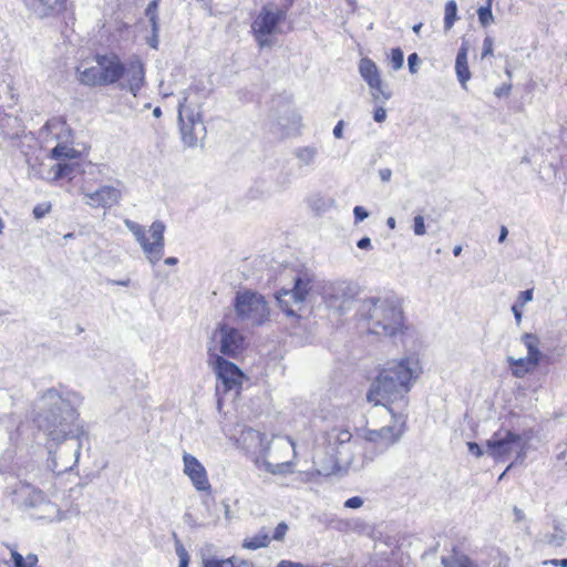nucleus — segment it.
<instances>
[{"instance_id":"1","label":"nucleus","mask_w":567,"mask_h":567,"mask_svg":"<svg viewBox=\"0 0 567 567\" xmlns=\"http://www.w3.org/2000/svg\"><path fill=\"white\" fill-rule=\"evenodd\" d=\"M95 65L82 61L75 69L80 84L89 87H107L117 84L134 96L145 84L146 68L140 55H132L126 61L115 52L93 55Z\"/></svg>"},{"instance_id":"2","label":"nucleus","mask_w":567,"mask_h":567,"mask_svg":"<svg viewBox=\"0 0 567 567\" xmlns=\"http://www.w3.org/2000/svg\"><path fill=\"white\" fill-rule=\"evenodd\" d=\"M419 361L413 358L393 360L381 369L371 384L367 400L374 405H383L396 419L394 406L404 410L408 406V393L416 379Z\"/></svg>"},{"instance_id":"3","label":"nucleus","mask_w":567,"mask_h":567,"mask_svg":"<svg viewBox=\"0 0 567 567\" xmlns=\"http://www.w3.org/2000/svg\"><path fill=\"white\" fill-rule=\"evenodd\" d=\"M47 141H54L56 145L50 151L49 157L56 161L51 169V181L56 182L73 175L81 153L71 146L72 131L66 121L53 117L45 123Z\"/></svg>"},{"instance_id":"4","label":"nucleus","mask_w":567,"mask_h":567,"mask_svg":"<svg viewBox=\"0 0 567 567\" xmlns=\"http://www.w3.org/2000/svg\"><path fill=\"white\" fill-rule=\"evenodd\" d=\"M362 310L372 334L392 337L403 329V311L396 298H368L362 302Z\"/></svg>"},{"instance_id":"5","label":"nucleus","mask_w":567,"mask_h":567,"mask_svg":"<svg viewBox=\"0 0 567 567\" xmlns=\"http://www.w3.org/2000/svg\"><path fill=\"white\" fill-rule=\"evenodd\" d=\"M292 3L293 0H270L261 7L251 21V33L259 48L274 45Z\"/></svg>"},{"instance_id":"6","label":"nucleus","mask_w":567,"mask_h":567,"mask_svg":"<svg viewBox=\"0 0 567 567\" xmlns=\"http://www.w3.org/2000/svg\"><path fill=\"white\" fill-rule=\"evenodd\" d=\"M208 363L217 378L216 394L220 411L225 395L233 393L235 399L239 398L246 375L235 363L216 353L209 352Z\"/></svg>"},{"instance_id":"7","label":"nucleus","mask_w":567,"mask_h":567,"mask_svg":"<svg viewBox=\"0 0 567 567\" xmlns=\"http://www.w3.org/2000/svg\"><path fill=\"white\" fill-rule=\"evenodd\" d=\"M312 281L311 276L302 272L295 278L292 289L282 288L276 292L278 307L287 317L300 319V312L312 289Z\"/></svg>"},{"instance_id":"8","label":"nucleus","mask_w":567,"mask_h":567,"mask_svg":"<svg viewBox=\"0 0 567 567\" xmlns=\"http://www.w3.org/2000/svg\"><path fill=\"white\" fill-rule=\"evenodd\" d=\"M127 228L135 236L136 240L141 245L144 254L152 264L158 262L164 255V231L165 225L156 220L152 223L150 229L146 231L145 228L132 220L125 221Z\"/></svg>"},{"instance_id":"9","label":"nucleus","mask_w":567,"mask_h":567,"mask_svg":"<svg viewBox=\"0 0 567 567\" xmlns=\"http://www.w3.org/2000/svg\"><path fill=\"white\" fill-rule=\"evenodd\" d=\"M235 310L239 318L247 319L252 324H262L268 320L269 308L265 298L250 290L238 291L235 298Z\"/></svg>"},{"instance_id":"10","label":"nucleus","mask_w":567,"mask_h":567,"mask_svg":"<svg viewBox=\"0 0 567 567\" xmlns=\"http://www.w3.org/2000/svg\"><path fill=\"white\" fill-rule=\"evenodd\" d=\"M522 444V436L509 430L496 431L489 440L486 441L488 454L495 461H506L509 458L516 447Z\"/></svg>"},{"instance_id":"11","label":"nucleus","mask_w":567,"mask_h":567,"mask_svg":"<svg viewBox=\"0 0 567 567\" xmlns=\"http://www.w3.org/2000/svg\"><path fill=\"white\" fill-rule=\"evenodd\" d=\"M358 69L361 78L370 87L371 94L375 101H386L391 97V92L385 90L381 72L372 59L368 56L362 58L359 61Z\"/></svg>"},{"instance_id":"12","label":"nucleus","mask_w":567,"mask_h":567,"mask_svg":"<svg viewBox=\"0 0 567 567\" xmlns=\"http://www.w3.org/2000/svg\"><path fill=\"white\" fill-rule=\"evenodd\" d=\"M178 120L184 143L188 146H195L198 141L196 126H200L202 123L193 116L187 97L179 103Z\"/></svg>"},{"instance_id":"13","label":"nucleus","mask_w":567,"mask_h":567,"mask_svg":"<svg viewBox=\"0 0 567 567\" xmlns=\"http://www.w3.org/2000/svg\"><path fill=\"white\" fill-rule=\"evenodd\" d=\"M183 461L184 473L189 477L194 487L200 492L210 491V483L203 464L195 456L187 453L183 455Z\"/></svg>"},{"instance_id":"14","label":"nucleus","mask_w":567,"mask_h":567,"mask_svg":"<svg viewBox=\"0 0 567 567\" xmlns=\"http://www.w3.org/2000/svg\"><path fill=\"white\" fill-rule=\"evenodd\" d=\"M87 204L94 208H111L117 205L122 198L118 187L105 185L92 193L85 194Z\"/></svg>"},{"instance_id":"15","label":"nucleus","mask_w":567,"mask_h":567,"mask_svg":"<svg viewBox=\"0 0 567 567\" xmlns=\"http://www.w3.org/2000/svg\"><path fill=\"white\" fill-rule=\"evenodd\" d=\"M220 352L223 355L236 358L244 349V337L235 328L221 324Z\"/></svg>"},{"instance_id":"16","label":"nucleus","mask_w":567,"mask_h":567,"mask_svg":"<svg viewBox=\"0 0 567 567\" xmlns=\"http://www.w3.org/2000/svg\"><path fill=\"white\" fill-rule=\"evenodd\" d=\"M45 422L43 430L51 441L62 443L71 436L72 429L60 414L51 413L45 417Z\"/></svg>"},{"instance_id":"17","label":"nucleus","mask_w":567,"mask_h":567,"mask_svg":"<svg viewBox=\"0 0 567 567\" xmlns=\"http://www.w3.org/2000/svg\"><path fill=\"white\" fill-rule=\"evenodd\" d=\"M468 50V42L464 41L461 44L455 59V73L461 86L465 90L467 89V82L472 76L467 62Z\"/></svg>"},{"instance_id":"18","label":"nucleus","mask_w":567,"mask_h":567,"mask_svg":"<svg viewBox=\"0 0 567 567\" xmlns=\"http://www.w3.org/2000/svg\"><path fill=\"white\" fill-rule=\"evenodd\" d=\"M25 4L41 12V17L63 13L66 10V0H24Z\"/></svg>"},{"instance_id":"19","label":"nucleus","mask_w":567,"mask_h":567,"mask_svg":"<svg viewBox=\"0 0 567 567\" xmlns=\"http://www.w3.org/2000/svg\"><path fill=\"white\" fill-rule=\"evenodd\" d=\"M523 343L527 349V359L536 367L539 365L544 359V354L539 350V338L534 333H524L522 337Z\"/></svg>"},{"instance_id":"20","label":"nucleus","mask_w":567,"mask_h":567,"mask_svg":"<svg viewBox=\"0 0 567 567\" xmlns=\"http://www.w3.org/2000/svg\"><path fill=\"white\" fill-rule=\"evenodd\" d=\"M507 363L512 374L518 379H522L526 374L532 373L537 368L527 358L515 359L509 357L507 358Z\"/></svg>"},{"instance_id":"21","label":"nucleus","mask_w":567,"mask_h":567,"mask_svg":"<svg viewBox=\"0 0 567 567\" xmlns=\"http://www.w3.org/2000/svg\"><path fill=\"white\" fill-rule=\"evenodd\" d=\"M316 464L318 473L323 476H331L342 472V466L334 454H331L327 460H318Z\"/></svg>"},{"instance_id":"22","label":"nucleus","mask_w":567,"mask_h":567,"mask_svg":"<svg viewBox=\"0 0 567 567\" xmlns=\"http://www.w3.org/2000/svg\"><path fill=\"white\" fill-rule=\"evenodd\" d=\"M270 536L266 529L259 530L257 534L246 537L243 540V548L249 550H256L259 548L267 547L270 544Z\"/></svg>"},{"instance_id":"23","label":"nucleus","mask_w":567,"mask_h":567,"mask_svg":"<svg viewBox=\"0 0 567 567\" xmlns=\"http://www.w3.org/2000/svg\"><path fill=\"white\" fill-rule=\"evenodd\" d=\"M262 468L271 475L286 476L288 474L293 473L295 464L291 461H286L276 464L270 462H264Z\"/></svg>"},{"instance_id":"24","label":"nucleus","mask_w":567,"mask_h":567,"mask_svg":"<svg viewBox=\"0 0 567 567\" xmlns=\"http://www.w3.org/2000/svg\"><path fill=\"white\" fill-rule=\"evenodd\" d=\"M442 565L444 567H476L468 556L460 554L455 549L451 557L442 558Z\"/></svg>"},{"instance_id":"25","label":"nucleus","mask_w":567,"mask_h":567,"mask_svg":"<svg viewBox=\"0 0 567 567\" xmlns=\"http://www.w3.org/2000/svg\"><path fill=\"white\" fill-rule=\"evenodd\" d=\"M11 559L14 567H34L38 564V556L35 554H28L23 557L16 549L11 550Z\"/></svg>"},{"instance_id":"26","label":"nucleus","mask_w":567,"mask_h":567,"mask_svg":"<svg viewBox=\"0 0 567 567\" xmlns=\"http://www.w3.org/2000/svg\"><path fill=\"white\" fill-rule=\"evenodd\" d=\"M457 20V4L454 0H450L444 9V29L450 30Z\"/></svg>"},{"instance_id":"27","label":"nucleus","mask_w":567,"mask_h":567,"mask_svg":"<svg viewBox=\"0 0 567 567\" xmlns=\"http://www.w3.org/2000/svg\"><path fill=\"white\" fill-rule=\"evenodd\" d=\"M386 60L394 71L400 70L404 63V54L402 49L392 48L390 52L386 54Z\"/></svg>"},{"instance_id":"28","label":"nucleus","mask_w":567,"mask_h":567,"mask_svg":"<svg viewBox=\"0 0 567 567\" xmlns=\"http://www.w3.org/2000/svg\"><path fill=\"white\" fill-rule=\"evenodd\" d=\"M391 432L392 427L390 426H384L380 430H370L365 432L364 439L369 442L381 443L383 442L384 437Z\"/></svg>"},{"instance_id":"29","label":"nucleus","mask_w":567,"mask_h":567,"mask_svg":"<svg viewBox=\"0 0 567 567\" xmlns=\"http://www.w3.org/2000/svg\"><path fill=\"white\" fill-rule=\"evenodd\" d=\"M477 16H478L480 23L483 27H487L494 21L491 0L488 1V3L486 6L481 7L477 10Z\"/></svg>"},{"instance_id":"30","label":"nucleus","mask_w":567,"mask_h":567,"mask_svg":"<svg viewBox=\"0 0 567 567\" xmlns=\"http://www.w3.org/2000/svg\"><path fill=\"white\" fill-rule=\"evenodd\" d=\"M334 441L338 444H344L350 442L352 434L347 427H334L332 429Z\"/></svg>"},{"instance_id":"31","label":"nucleus","mask_w":567,"mask_h":567,"mask_svg":"<svg viewBox=\"0 0 567 567\" xmlns=\"http://www.w3.org/2000/svg\"><path fill=\"white\" fill-rule=\"evenodd\" d=\"M158 2V0H152L146 8V16L150 18V21L154 30L157 29Z\"/></svg>"},{"instance_id":"32","label":"nucleus","mask_w":567,"mask_h":567,"mask_svg":"<svg viewBox=\"0 0 567 567\" xmlns=\"http://www.w3.org/2000/svg\"><path fill=\"white\" fill-rule=\"evenodd\" d=\"M493 55H494V41H493L492 37L487 35V37H485V39L483 41L481 59H486V58L493 56Z\"/></svg>"},{"instance_id":"33","label":"nucleus","mask_w":567,"mask_h":567,"mask_svg":"<svg viewBox=\"0 0 567 567\" xmlns=\"http://www.w3.org/2000/svg\"><path fill=\"white\" fill-rule=\"evenodd\" d=\"M52 206L50 203H41L34 206L33 208V217L35 219L43 218L48 213H50Z\"/></svg>"},{"instance_id":"34","label":"nucleus","mask_w":567,"mask_h":567,"mask_svg":"<svg viewBox=\"0 0 567 567\" xmlns=\"http://www.w3.org/2000/svg\"><path fill=\"white\" fill-rule=\"evenodd\" d=\"M419 64H420V58H419L417 53H415V52L411 53L408 56V66H409L410 73H412V74L417 73Z\"/></svg>"},{"instance_id":"35","label":"nucleus","mask_w":567,"mask_h":567,"mask_svg":"<svg viewBox=\"0 0 567 567\" xmlns=\"http://www.w3.org/2000/svg\"><path fill=\"white\" fill-rule=\"evenodd\" d=\"M176 553L179 557V567H187L189 561V556L182 544L176 546Z\"/></svg>"},{"instance_id":"36","label":"nucleus","mask_w":567,"mask_h":567,"mask_svg":"<svg viewBox=\"0 0 567 567\" xmlns=\"http://www.w3.org/2000/svg\"><path fill=\"white\" fill-rule=\"evenodd\" d=\"M288 532V525L286 523H279L276 528H275V532L272 534V539L275 540H282L286 536Z\"/></svg>"},{"instance_id":"37","label":"nucleus","mask_w":567,"mask_h":567,"mask_svg":"<svg viewBox=\"0 0 567 567\" xmlns=\"http://www.w3.org/2000/svg\"><path fill=\"white\" fill-rule=\"evenodd\" d=\"M413 230L417 236L425 234L424 218L422 216H415L413 219Z\"/></svg>"},{"instance_id":"38","label":"nucleus","mask_w":567,"mask_h":567,"mask_svg":"<svg viewBox=\"0 0 567 567\" xmlns=\"http://www.w3.org/2000/svg\"><path fill=\"white\" fill-rule=\"evenodd\" d=\"M532 299H533V289H527L519 293L517 303H519V307H524Z\"/></svg>"},{"instance_id":"39","label":"nucleus","mask_w":567,"mask_h":567,"mask_svg":"<svg viewBox=\"0 0 567 567\" xmlns=\"http://www.w3.org/2000/svg\"><path fill=\"white\" fill-rule=\"evenodd\" d=\"M353 215L355 223H360L369 216L368 212L362 206H355Z\"/></svg>"},{"instance_id":"40","label":"nucleus","mask_w":567,"mask_h":567,"mask_svg":"<svg viewBox=\"0 0 567 567\" xmlns=\"http://www.w3.org/2000/svg\"><path fill=\"white\" fill-rule=\"evenodd\" d=\"M363 504V501L359 496L350 497L346 501L344 506L348 508H359Z\"/></svg>"},{"instance_id":"41","label":"nucleus","mask_w":567,"mask_h":567,"mask_svg":"<svg viewBox=\"0 0 567 567\" xmlns=\"http://www.w3.org/2000/svg\"><path fill=\"white\" fill-rule=\"evenodd\" d=\"M373 118L378 123H382L386 118V111L385 109L379 106L373 112Z\"/></svg>"},{"instance_id":"42","label":"nucleus","mask_w":567,"mask_h":567,"mask_svg":"<svg viewBox=\"0 0 567 567\" xmlns=\"http://www.w3.org/2000/svg\"><path fill=\"white\" fill-rule=\"evenodd\" d=\"M511 90H512V85L511 84H503L502 86H499V87H497L495 90V95L497 97H502V96L508 95Z\"/></svg>"},{"instance_id":"43","label":"nucleus","mask_w":567,"mask_h":567,"mask_svg":"<svg viewBox=\"0 0 567 567\" xmlns=\"http://www.w3.org/2000/svg\"><path fill=\"white\" fill-rule=\"evenodd\" d=\"M468 450H470V452L472 454H474L477 457L483 455V451H482L481 446L477 443L470 442L468 443Z\"/></svg>"},{"instance_id":"44","label":"nucleus","mask_w":567,"mask_h":567,"mask_svg":"<svg viewBox=\"0 0 567 567\" xmlns=\"http://www.w3.org/2000/svg\"><path fill=\"white\" fill-rule=\"evenodd\" d=\"M342 131H343V122L342 121H339L337 123V125L334 126L333 128V135L337 137V138H341L342 137Z\"/></svg>"},{"instance_id":"45","label":"nucleus","mask_w":567,"mask_h":567,"mask_svg":"<svg viewBox=\"0 0 567 567\" xmlns=\"http://www.w3.org/2000/svg\"><path fill=\"white\" fill-rule=\"evenodd\" d=\"M357 246L361 249H368L371 247V240L368 237H363L358 241Z\"/></svg>"},{"instance_id":"46","label":"nucleus","mask_w":567,"mask_h":567,"mask_svg":"<svg viewBox=\"0 0 567 567\" xmlns=\"http://www.w3.org/2000/svg\"><path fill=\"white\" fill-rule=\"evenodd\" d=\"M522 308L523 307H519V303H517V302L515 305H513V307H512V311L514 312V316H515V319L517 320V322H519L522 319Z\"/></svg>"},{"instance_id":"47","label":"nucleus","mask_w":567,"mask_h":567,"mask_svg":"<svg viewBox=\"0 0 567 567\" xmlns=\"http://www.w3.org/2000/svg\"><path fill=\"white\" fill-rule=\"evenodd\" d=\"M548 563L556 567H567V559H551Z\"/></svg>"},{"instance_id":"48","label":"nucleus","mask_w":567,"mask_h":567,"mask_svg":"<svg viewBox=\"0 0 567 567\" xmlns=\"http://www.w3.org/2000/svg\"><path fill=\"white\" fill-rule=\"evenodd\" d=\"M391 174H392V173H391V171H390L389 168H385V169H381V171H380V176H381L382 181H384V182L390 181V178H391Z\"/></svg>"},{"instance_id":"49","label":"nucleus","mask_w":567,"mask_h":567,"mask_svg":"<svg viewBox=\"0 0 567 567\" xmlns=\"http://www.w3.org/2000/svg\"><path fill=\"white\" fill-rule=\"evenodd\" d=\"M507 234H508L507 228L505 226H502L498 241L503 243L505 240Z\"/></svg>"},{"instance_id":"50","label":"nucleus","mask_w":567,"mask_h":567,"mask_svg":"<svg viewBox=\"0 0 567 567\" xmlns=\"http://www.w3.org/2000/svg\"><path fill=\"white\" fill-rule=\"evenodd\" d=\"M247 436H249V437H251V439H254V437H256V439H261L260 433H259V432H256V431H252V430H249V431L247 432Z\"/></svg>"},{"instance_id":"51","label":"nucleus","mask_w":567,"mask_h":567,"mask_svg":"<svg viewBox=\"0 0 567 567\" xmlns=\"http://www.w3.org/2000/svg\"><path fill=\"white\" fill-rule=\"evenodd\" d=\"M165 264L166 265H176L177 264V258L168 257V258L165 259Z\"/></svg>"},{"instance_id":"52","label":"nucleus","mask_w":567,"mask_h":567,"mask_svg":"<svg viewBox=\"0 0 567 567\" xmlns=\"http://www.w3.org/2000/svg\"><path fill=\"white\" fill-rule=\"evenodd\" d=\"M421 28H422V23H417V24L413 25L412 30L414 33H419Z\"/></svg>"},{"instance_id":"53","label":"nucleus","mask_w":567,"mask_h":567,"mask_svg":"<svg viewBox=\"0 0 567 567\" xmlns=\"http://www.w3.org/2000/svg\"><path fill=\"white\" fill-rule=\"evenodd\" d=\"M461 251H462V246H456L453 249L454 256H458L461 254Z\"/></svg>"},{"instance_id":"54","label":"nucleus","mask_w":567,"mask_h":567,"mask_svg":"<svg viewBox=\"0 0 567 567\" xmlns=\"http://www.w3.org/2000/svg\"><path fill=\"white\" fill-rule=\"evenodd\" d=\"M153 113H154V115H155V116H157V117H158V116L162 114V111H161V109H159V107H156V109L153 111Z\"/></svg>"},{"instance_id":"55","label":"nucleus","mask_w":567,"mask_h":567,"mask_svg":"<svg viewBox=\"0 0 567 567\" xmlns=\"http://www.w3.org/2000/svg\"><path fill=\"white\" fill-rule=\"evenodd\" d=\"M515 513L517 515V518L520 519L522 518V512L519 509H515Z\"/></svg>"},{"instance_id":"56","label":"nucleus","mask_w":567,"mask_h":567,"mask_svg":"<svg viewBox=\"0 0 567 567\" xmlns=\"http://www.w3.org/2000/svg\"><path fill=\"white\" fill-rule=\"evenodd\" d=\"M6 566H7V561L3 559H0V567H6Z\"/></svg>"},{"instance_id":"57","label":"nucleus","mask_w":567,"mask_h":567,"mask_svg":"<svg viewBox=\"0 0 567 567\" xmlns=\"http://www.w3.org/2000/svg\"><path fill=\"white\" fill-rule=\"evenodd\" d=\"M389 225H391V226H393V225H394V220H393V218H390V219H389Z\"/></svg>"}]
</instances>
